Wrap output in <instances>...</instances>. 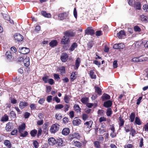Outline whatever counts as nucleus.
<instances>
[{"mask_svg":"<svg viewBox=\"0 0 148 148\" xmlns=\"http://www.w3.org/2000/svg\"><path fill=\"white\" fill-rule=\"evenodd\" d=\"M128 3L130 5L134 7L137 10H140L141 9L140 3L138 0H130Z\"/></svg>","mask_w":148,"mask_h":148,"instance_id":"1","label":"nucleus"},{"mask_svg":"<svg viewBox=\"0 0 148 148\" xmlns=\"http://www.w3.org/2000/svg\"><path fill=\"white\" fill-rule=\"evenodd\" d=\"M58 125L57 124H55L52 125L51 127L50 131L51 133H55L57 132L59 129Z\"/></svg>","mask_w":148,"mask_h":148,"instance_id":"2","label":"nucleus"},{"mask_svg":"<svg viewBox=\"0 0 148 148\" xmlns=\"http://www.w3.org/2000/svg\"><path fill=\"white\" fill-rule=\"evenodd\" d=\"M147 58H141L140 57H135L132 59V61L134 62H140L146 60Z\"/></svg>","mask_w":148,"mask_h":148,"instance_id":"3","label":"nucleus"},{"mask_svg":"<svg viewBox=\"0 0 148 148\" xmlns=\"http://www.w3.org/2000/svg\"><path fill=\"white\" fill-rule=\"evenodd\" d=\"M14 39L17 42L22 41L23 39V36L18 33H16L14 35Z\"/></svg>","mask_w":148,"mask_h":148,"instance_id":"4","label":"nucleus"},{"mask_svg":"<svg viewBox=\"0 0 148 148\" xmlns=\"http://www.w3.org/2000/svg\"><path fill=\"white\" fill-rule=\"evenodd\" d=\"M19 52L23 54H26L29 52V49L27 47H21L19 48Z\"/></svg>","mask_w":148,"mask_h":148,"instance_id":"5","label":"nucleus"},{"mask_svg":"<svg viewBox=\"0 0 148 148\" xmlns=\"http://www.w3.org/2000/svg\"><path fill=\"white\" fill-rule=\"evenodd\" d=\"M69 38L65 35L62 38L61 40L62 44L63 45H66L69 43Z\"/></svg>","mask_w":148,"mask_h":148,"instance_id":"6","label":"nucleus"},{"mask_svg":"<svg viewBox=\"0 0 148 148\" xmlns=\"http://www.w3.org/2000/svg\"><path fill=\"white\" fill-rule=\"evenodd\" d=\"M119 38H124L125 36V33L123 30H121L117 34Z\"/></svg>","mask_w":148,"mask_h":148,"instance_id":"7","label":"nucleus"},{"mask_svg":"<svg viewBox=\"0 0 148 148\" xmlns=\"http://www.w3.org/2000/svg\"><path fill=\"white\" fill-rule=\"evenodd\" d=\"M81 121L77 118H75L73 121V124L75 126H78L81 123Z\"/></svg>","mask_w":148,"mask_h":148,"instance_id":"8","label":"nucleus"},{"mask_svg":"<svg viewBox=\"0 0 148 148\" xmlns=\"http://www.w3.org/2000/svg\"><path fill=\"white\" fill-rule=\"evenodd\" d=\"M68 56L67 53H63L61 56V59L62 62H66L68 59Z\"/></svg>","mask_w":148,"mask_h":148,"instance_id":"9","label":"nucleus"},{"mask_svg":"<svg viewBox=\"0 0 148 148\" xmlns=\"http://www.w3.org/2000/svg\"><path fill=\"white\" fill-rule=\"evenodd\" d=\"M72 143L75 146L79 148H81L82 145V143L79 141H73Z\"/></svg>","mask_w":148,"mask_h":148,"instance_id":"10","label":"nucleus"},{"mask_svg":"<svg viewBox=\"0 0 148 148\" xmlns=\"http://www.w3.org/2000/svg\"><path fill=\"white\" fill-rule=\"evenodd\" d=\"M28 105V103H27L25 101H21L19 103V106L20 109H22Z\"/></svg>","mask_w":148,"mask_h":148,"instance_id":"11","label":"nucleus"},{"mask_svg":"<svg viewBox=\"0 0 148 148\" xmlns=\"http://www.w3.org/2000/svg\"><path fill=\"white\" fill-rule=\"evenodd\" d=\"M48 142L50 145H53L56 144V141L53 138H51L48 139Z\"/></svg>","mask_w":148,"mask_h":148,"instance_id":"12","label":"nucleus"},{"mask_svg":"<svg viewBox=\"0 0 148 148\" xmlns=\"http://www.w3.org/2000/svg\"><path fill=\"white\" fill-rule=\"evenodd\" d=\"M23 61L25 66H28L29 65V57H26Z\"/></svg>","mask_w":148,"mask_h":148,"instance_id":"13","label":"nucleus"},{"mask_svg":"<svg viewBox=\"0 0 148 148\" xmlns=\"http://www.w3.org/2000/svg\"><path fill=\"white\" fill-rule=\"evenodd\" d=\"M70 132L69 129V128H65L63 129L62 131V134L64 135H68Z\"/></svg>","mask_w":148,"mask_h":148,"instance_id":"14","label":"nucleus"},{"mask_svg":"<svg viewBox=\"0 0 148 148\" xmlns=\"http://www.w3.org/2000/svg\"><path fill=\"white\" fill-rule=\"evenodd\" d=\"M93 122L92 121H88L84 123V126L85 127H86L89 129L91 128Z\"/></svg>","mask_w":148,"mask_h":148,"instance_id":"15","label":"nucleus"},{"mask_svg":"<svg viewBox=\"0 0 148 148\" xmlns=\"http://www.w3.org/2000/svg\"><path fill=\"white\" fill-rule=\"evenodd\" d=\"M75 34L72 32L71 31H68L66 32L65 34L64 35L66 36L67 37H68L69 38V37H71L75 35Z\"/></svg>","mask_w":148,"mask_h":148,"instance_id":"16","label":"nucleus"},{"mask_svg":"<svg viewBox=\"0 0 148 148\" xmlns=\"http://www.w3.org/2000/svg\"><path fill=\"white\" fill-rule=\"evenodd\" d=\"M81 62L80 59L79 58H78L75 61V69H78Z\"/></svg>","mask_w":148,"mask_h":148,"instance_id":"17","label":"nucleus"},{"mask_svg":"<svg viewBox=\"0 0 148 148\" xmlns=\"http://www.w3.org/2000/svg\"><path fill=\"white\" fill-rule=\"evenodd\" d=\"M86 33L92 35L94 34V31L90 28H88L86 31Z\"/></svg>","mask_w":148,"mask_h":148,"instance_id":"18","label":"nucleus"},{"mask_svg":"<svg viewBox=\"0 0 148 148\" xmlns=\"http://www.w3.org/2000/svg\"><path fill=\"white\" fill-rule=\"evenodd\" d=\"M63 143V141L62 139L61 138H59L56 141V144L59 147H62V145Z\"/></svg>","mask_w":148,"mask_h":148,"instance_id":"19","label":"nucleus"},{"mask_svg":"<svg viewBox=\"0 0 148 148\" xmlns=\"http://www.w3.org/2000/svg\"><path fill=\"white\" fill-rule=\"evenodd\" d=\"M67 15L66 13L60 14L59 15L58 17L60 18V20H63L65 19Z\"/></svg>","mask_w":148,"mask_h":148,"instance_id":"20","label":"nucleus"},{"mask_svg":"<svg viewBox=\"0 0 148 148\" xmlns=\"http://www.w3.org/2000/svg\"><path fill=\"white\" fill-rule=\"evenodd\" d=\"M90 77L92 79H95L96 78V75L95 74V71L93 70H91L90 71Z\"/></svg>","mask_w":148,"mask_h":148,"instance_id":"21","label":"nucleus"},{"mask_svg":"<svg viewBox=\"0 0 148 148\" xmlns=\"http://www.w3.org/2000/svg\"><path fill=\"white\" fill-rule=\"evenodd\" d=\"M95 89V92L98 93L99 95H100L101 94V89L97 85H95L94 86Z\"/></svg>","mask_w":148,"mask_h":148,"instance_id":"22","label":"nucleus"},{"mask_svg":"<svg viewBox=\"0 0 148 148\" xmlns=\"http://www.w3.org/2000/svg\"><path fill=\"white\" fill-rule=\"evenodd\" d=\"M25 124L24 123L18 127V130L19 133L23 132V130L25 129Z\"/></svg>","mask_w":148,"mask_h":148,"instance_id":"23","label":"nucleus"},{"mask_svg":"<svg viewBox=\"0 0 148 148\" xmlns=\"http://www.w3.org/2000/svg\"><path fill=\"white\" fill-rule=\"evenodd\" d=\"M41 14L42 15L45 17L49 18L51 17V15L50 13H47L45 11H42Z\"/></svg>","mask_w":148,"mask_h":148,"instance_id":"24","label":"nucleus"},{"mask_svg":"<svg viewBox=\"0 0 148 148\" xmlns=\"http://www.w3.org/2000/svg\"><path fill=\"white\" fill-rule=\"evenodd\" d=\"M112 105V102L110 100H109L103 103V105L105 107H110Z\"/></svg>","mask_w":148,"mask_h":148,"instance_id":"25","label":"nucleus"},{"mask_svg":"<svg viewBox=\"0 0 148 148\" xmlns=\"http://www.w3.org/2000/svg\"><path fill=\"white\" fill-rule=\"evenodd\" d=\"M58 42L56 40H53L51 41L49 44L50 46L52 47H53L57 45Z\"/></svg>","mask_w":148,"mask_h":148,"instance_id":"26","label":"nucleus"},{"mask_svg":"<svg viewBox=\"0 0 148 148\" xmlns=\"http://www.w3.org/2000/svg\"><path fill=\"white\" fill-rule=\"evenodd\" d=\"M77 44L76 43L74 42L73 43L70 47L69 50L70 51H73L77 47Z\"/></svg>","mask_w":148,"mask_h":148,"instance_id":"27","label":"nucleus"},{"mask_svg":"<svg viewBox=\"0 0 148 148\" xmlns=\"http://www.w3.org/2000/svg\"><path fill=\"white\" fill-rule=\"evenodd\" d=\"M77 73L76 72H73L72 73L71 75V79L72 81H73L77 77Z\"/></svg>","mask_w":148,"mask_h":148,"instance_id":"28","label":"nucleus"},{"mask_svg":"<svg viewBox=\"0 0 148 148\" xmlns=\"http://www.w3.org/2000/svg\"><path fill=\"white\" fill-rule=\"evenodd\" d=\"M12 124L9 122L7 124L5 127V130L8 132L10 131L11 130Z\"/></svg>","mask_w":148,"mask_h":148,"instance_id":"29","label":"nucleus"},{"mask_svg":"<svg viewBox=\"0 0 148 148\" xmlns=\"http://www.w3.org/2000/svg\"><path fill=\"white\" fill-rule=\"evenodd\" d=\"M111 130L112 131L111 133L110 134V136L112 138L115 137L116 136V134L114 133V127H112L111 128Z\"/></svg>","mask_w":148,"mask_h":148,"instance_id":"30","label":"nucleus"},{"mask_svg":"<svg viewBox=\"0 0 148 148\" xmlns=\"http://www.w3.org/2000/svg\"><path fill=\"white\" fill-rule=\"evenodd\" d=\"M140 18L142 21L146 22L148 21V18L146 16L143 15L141 16Z\"/></svg>","mask_w":148,"mask_h":148,"instance_id":"31","label":"nucleus"},{"mask_svg":"<svg viewBox=\"0 0 148 148\" xmlns=\"http://www.w3.org/2000/svg\"><path fill=\"white\" fill-rule=\"evenodd\" d=\"M102 97L103 100L108 99L110 98V96L109 95L106 94H103Z\"/></svg>","mask_w":148,"mask_h":148,"instance_id":"32","label":"nucleus"},{"mask_svg":"<svg viewBox=\"0 0 148 148\" xmlns=\"http://www.w3.org/2000/svg\"><path fill=\"white\" fill-rule=\"evenodd\" d=\"M130 121L132 122H133L135 118V114L134 113H132L131 114L130 116Z\"/></svg>","mask_w":148,"mask_h":148,"instance_id":"33","label":"nucleus"},{"mask_svg":"<svg viewBox=\"0 0 148 148\" xmlns=\"http://www.w3.org/2000/svg\"><path fill=\"white\" fill-rule=\"evenodd\" d=\"M4 144L5 145L8 146V148H11V143L10 141L8 140H6L4 142Z\"/></svg>","mask_w":148,"mask_h":148,"instance_id":"34","label":"nucleus"},{"mask_svg":"<svg viewBox=\"0 0 148 148\" xmlns=\"http://www.w3.org/2000/svg\"><path fill=\"white\" fill-rule=\"evenodd\" d=\"M73 138H75L79 140L80 138V136L79 134L75 133L73 134Z\"/></svg>","mask_w":148,"mask_h":148,"instance_id":"35","label":"nucleus"},{"mask_svg":"<svg viewBox=\"0 0 148 148\" xmlns=\"http://www.w3.org/2000/svg\"><path fill=\"white\" fill-rule=\"evenodd\" d=\"M8 119V117L7 115L5 114L1 118V121H6Z\"/></svg>","mask_w":148,"mask_h":148,"instance_id":"36","label":"nucleus"},{"mask_svg":"<svg viewBox=\"0 0 148 148\" xmlns=\"http://www.w3.org/2000/svg\"><path fill=\"white\" fill-rule=\"evenodd\" d=\"M99 132L101 134H103L106 131V128L102 126L99 130Z\"/></svg>","mask_w":148,"mask_h":148,"instance_id":"37","label":"nucleus"},{"mask_svg":"<svg viewBox=\"0 0 148 148\" xmlns=\"http://www.w3.org/2000/svg\"><path fill=\"white\" fill-rule=\"evenodd\" d=\"M64 107V106L61 104H58L55 106V108L56 110L60 109Z\"/></svg>","mask_w":148,"mask_h":148,"instance_id":"38","label":"nucleus"},{"mask_svg":"<svg viewBox=\"0 0 148 148\" xmlns=\"http://www.w3.org/2000/svg\"><path fill=\"white\" fill-rule=\"evenodd\" d=\"M37 131L36 130H34L31 131L30 132V134L31 136L32 137L35 136L37 133Z\"/></svg>","mask_w":148,"mask_h":148,"instance_id":"39","label":"nucleus"},{"mask_svg":"<svg viewBox=\"0 0 148 148\" xmlns=\"http://www.w3.org/2000/svg\"><path fill=\"white\" fill-rule=\"evenodd\" d=\"M55 118L57 120H60L61 119L62 116L61 114L57 113L56 114Z\"/></svg>","mask_w":148,"mask_h":148,"instance_id":"40","label":"nucleus"},{"mask_svg":"<svg viewBox=\"0 0 148 148\" xmlns=\"http://www.w3.org/2000/svg\"><path fill=\"white\" fill-rule=\"evenodd\" d=\"M74 108L76 112H80V108L78 105L75 104L74 106Z\"/></svg>","mask_w":148,"mask_h":148,"instance_id":"41","label":"nucleus"},{"mask_svg":"<svg viewBox=\"0 0 148 148\" xmlns=\"http://www.w3.org/2000/svg\"><path fill=\"white\" fill-rule=\"evenodd\" d=\"M135 122L136 124L138 125H140L141 124V122L140 120L139 119V118L137 117H136L135 118Z\"/></svg>","mask_w":148,"mask_h":148,"instance_id":"42","label":"nucleus"},{"mask_svg":"<svg viewBox=\"0 0 148 148\" xmlns=\"http://www.w3.org/2000/svg\"><path fill=\"white\" fill-rule=\"evenodd\" d=\"M143 9L145 10V12L146 13H147L148 12V6L147 5L145 4L143 6Z\"/></svg>","mask_w":148,"mask_h":148,"instance_id":"43","label":"nucleus"},{"mask_svg":"<svg viewBox=\"0 0 148 148\" xmlns=\"http://www.w3.org/2000/svg\"><path fill=\"white\" fill-rule=\"evenodd\" d=\"M20 133L21 137H26L28 134V132L26 131H25L24 133H23V132Z\"/></svg>","mask_w":148,"mask_h":148,"instance_id":"44","label":"nucleus"},{"mask_svg":"<svg viewBox=\"0 0 148 148\" xmlns=\"http://www.w3.org/2000/svg\"><path fill=\"white\" fill-rule=\"evenodd\" d=\"M134 30L136 32H140L141 31L140 28L137 25H136L134 27Z\"/></svg>","mask_w":148,"mask_h":148,"instance_id":"45","label":"nucleus"},{"mask_svg":"<svg viewBox=\"0 0 148 148\" xmlns=\"http://www.w3.org/2000/svg\"><path fill=\"white\" fill-rule=\"evenodd\" d=\"M64 100L65 103H69L70 101V98L68 96L66 95L64 97Z\"/></svg>","mask_w":148,"mask_h":148,"instance_id":"46","label":"nucleus"},{"mask_svg":"<svg viewBox=\"0 0 148 148\" xmlns=\"http://www.w3.org/2000/svg\"><path fill=\"white\" fill-rule=\"evenodd\" d=\"M3 16L4 19L6 20H9L10 19V18L9 16L7 14H2Z\"/></svg>","mask_w":148,"mask_h":148,"instance_id":"47","label":"nucleus"},{"mask_svg":"<svg viewBox=\"0 0 148 148\" xmlns=\"http://www.w3.org/2000/svg\"><path fill=\"white\" fill-rule=\"evenodd\" d=\"M118 49H123L125 47V45L123 43L118 44Z\"/></svg>","mask_w":148,"mask_h":148,"instance_id":"48","label":"nucleus"},{"mask_svg":"<svg viewBox=\"0 0 148 148\" xmlns=\"http://www.w3.org/2000/svg\"><path fill=\"white\" fill-rule=\"evenodd\" d=\"M5 55L8 58L10 59L12 58L11 53L10 52H6L5 53Z\"/></svg>","mask_w":148,"mask_h":148,"instance_id":"49","label":"nucleus"},{"mask_svg":"<svg viewBox=\"0 0 148 148\" xmlns=\"http://www.w3.org/2000/svg\"><path fill=\"white\" fill-rule=\"evenodd\" d=\"M106 114L108 116H109L112 114V111L111 108L108 109L106 112Z\"/></svg>","mask_w":148,"mask_h":148,"instance_id":"50","label":"nucleus"},{"mask_svg":"<svg viewBox=\"0 0 148 148\" xmlns=\"http://www.w3.org/2000/svg\"><path fill=\"white\" fill-rule=\"evenodd\" d=\"M94 144L96 147L97 148H100L99 143V142L97 141H95L94 143Z\"/></svg>","mask_w":148,"mask_h":148,"instance_id":"51","label":"nucleus"},{"mask_svg":"<svg viewBox=\"0 0 148 148\" xmlns=\"http://www.w3.org/2000/svg\"><path fill=\"white\" fill-rule=\"evenodd\" d=\"M131 135L133 136H134L135 135L136 133L135 130L132 129V127H131Z\"/></svg>","mask_w":148,"mask_h":148,"instance_id":"52","label":"nucleus"},{"mask_svg":"<svg viewBox=\"0 0 148 148\" xmlns=\"http://www.w3.org/2000/svg\"><path fill=\"white\" fill-rule=\"evenodd\" d=\"M88 98L87 97L82 98L81 99V101L84 103H86L87 102Z\"/></svg>","mask_w":148,"mask_h":148,"instance_id":"53","label":"nucleus"},{"mask_svg":"<svg viewBox=\"0 0 148 148\" xmlns=\"http://www.w3.org/2000/svg\"><path fill=\"white\" fill-rule=\"evenodd\" d=\"M17 132L18 130L17 129H14L11 132V134L13 135H15L17 133Z\"/></svg>","mask_w":148,"mask_h":148,"instance_id":"54","label":"nucleus"},{"mask_svg":"<svg viewBox=\"0 0 148 148\" xmlns=\"http://www.w3.org/2000/svg\"><path fill=\"white\" fill-rule=\"evenodd\" d=\"M33 145L35 148H37L38 147V143L36 141H34L33 142Z\"/></svg>","mask_w":148,"mask_h":148,"instance_id":"55","label":"nucleus"},{"mask_svg":"<svg viewBox=\"0 0 148 148\" xmlns=\"http://www.w3.org/2000/svg\"><path fill=\"white\" fill-rule=\"evenodd\" d=\"M120 121V125L121 126L123 125L124 124V121L120 117H119V119Z\"/></svg>","mask_w":148,"mask_h":148,"instance_id":"56","label":"nucleus"},{"mask_svg":"<svg viewBox=\"0 0 148 148\" xmlns=\"http://www.w3.org/2000/svg\"><path fill=\"white\" fill-rule=\"evenodd\" d=\"M88 117L87 114H83L82 115V119L84 121H85Z\"/></svg>","mask_w":148,"mask_h":148,"instance_id":"57","label":"nucleus"},{"mask_svg":"<svg viewBox=\"0 0 148 148\" xmlns=\"http://www.w3.org/2000/svg\"><path fill=\"white\" fill-rule=\"evenodd\" d=\"M141 42H140L137 41L135 43V46L137 47H138L141 45Z\"/></svg>","mask_w":148,"mask_h":148,"instance_id":"58","label":"nucleus"},{"mask_svg":"<svg viewBox=\"0 0 148 148\" xmlns=\"http://www.w3.org/2000/svg\"><path fill=\"white\" fill-rule=\"evenodd\" d=\"M106 121V118L103 116L101 117L99 119V122L100 123H101L103 121Z\"/></svg>","mask_w":148,"mask_h":148,"instance_id":"59","label":"nucleus"},{"mask_svg":"<svg viewBox=\"0 0 148 148\" xmlns=\"http://www.w3.org/2000/svg\"><path fill=\"white\" fill-rule=\"evenodd\" d=\"M104 111L102 110H99L98 111V114L99 115H102L103 114Z\"/></svg>","mask_w":148,"mask_h":148,"instance_id":"60","label":"nucleus"},{"mask_svg":"<svg viewBox=\"0 0 148 148\" xmlns=\"http://www.w3.org/2000/svg\"><path fill=\"white\" fill-rule=\"evenodd\" d=\"M48 83L51 85H53L54 83V80L52 79H49L48 81Z\"/></svg>","mask_w":148,"mask_h":148,"instance_id":"61","label":"nucleus"},{"mask_svg":"<svg viewBox=\"0 0 148 148\" xmlns=\"http://www.w3.org/2000/svg\"><path fill=\"white\" fill-rule=\"evenodd\" d=\"M30 115V114L28 112H25L24 114V116L25 118L27 119L28 118Z\"/></svg>","mask_w":148,"mask_h":148,"instance_id":"62","label":"nucleus"},{"mask_svg":"<svg viewBox=\"0 0 148 148\" xmlns=\"http://www.w3.org/2000/svg\"><path fill=\"white\" fill-rule=\"evenodd\" d=\"M42 79L45 83H47L49 79L47 77H42Z\"/></svg>","mask_w":148,"mask_h":148,"instance_id":"63","label":"nucleus"},{"mask_svg":"<svg viewBox=\"0 0 148 148\" xmlns=\"http://www.w3.org/2000/svg\"><path fill=\"white\" fill-rule=\"evenodd\" d=\"M10 116L12 117L13 118H14L16 116V114H15L14 112L13 111H11L10 112Z\"/></svg>","mask_w":148,"mask_h":148,"instance_id":"64","label":"nucleus"}]
</instances>
